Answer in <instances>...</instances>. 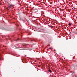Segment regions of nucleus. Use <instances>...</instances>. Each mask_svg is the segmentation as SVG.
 Masks as SVG:
<instances>
[{
  "mask_svg": "<svg viewBox=\"0 0 77 77\" xmlns=\"http://www.w3.org/2000/svg\"><path fill=\"white\" fill-rule=\"evenodd\" d=\"M15 47L16 48H22L23 50H29V49L28 48V47H29V45H27L26 44H24L23 45L22 44H18L16 45H15Z\"/></svg>",
  "mask_w": 77,
  "mask_h": 77,
  "instance_id": "obj_1",
  "label": "nucleus"
},
{
  "mask_svg": "<svg viewBox=\"0 0 77 77\" xmlns=\"http://www.w3.org/2000/svg\"><path fill=\"white\" fill-rule=\"evenodd\" d=\"M71 77H77V76L75 74H73L71 75Z\"/></svg>",
  "mask_w": 77,
  "mask_h": 77,
  "instance_id": "obj_2",
  "label": "nucleus"
},
{
  "mask_svg": "<svg viewBox=\"0 0 77 77\" xmlns=\"http://www.w3.org/2000/svg\"><path fill=\"white\" fill-rule=\"evenodd\" d=\"M19 40H20V39H17L15 40V41H19Z\"/></svg>",
  "mask_w": 77,
  "mask_h": 77,
  "instance_id": "obj_3",
  "label": "nucleus"
},
{
  "mask_svg": "<svg viewBox=\"0 0 77 77\" xmlns=\"http://www.w3.org/2000/svg\"><path fill=\"white\" fill-rule=\"evenodd\" d=\"M69 26H71V23H69Z\"/></svg>",
  "mask_w": 77,
  "mask_h": 77,
  "instance_id": "obj_4",
  "label": "nucleus"
},
{
  "mask_svg": "<svg viewBox=\"0 0 77 77\" xmlns=\"http://www.w3.org/2000/svg\"><path fill=\"white\" fill-rule=\"evenodd\" d=\"M10 6L11 7V6H13V5H10Z\"/></svg>",
  "mask_w": 77,
  "mask_h": 77,
  "instance_id": "obj_5",
  "label": "nucleus"
},
{
  "mask_svg": "<svg viewBox=\"0 0 77 77\" xmlns=\"http://www.w3.org/2000/svg\"><path fill=\"white\" fill-rule=\"evenodd\" d=\"M8 8H9V9H10V8H11V7L10 6H9L8 7Z\"/></svg>",
  "mask_w": 77,
  "mask_h": 77,
  "instance_id": "obj_6",
  "label": "nucleus"
},
{
  "mask_svg": "<svg viewBox=\"0 0 77 77\" xmlns=\"http://www.w3.org/2000/svg\"><path fill=\"white\" fill-rule=\"evenodd\" d=\"M49 72H51V71L50 70H49Z\"/></svg>",
  "mask_w": 77,
  "mask_h": 77,
  "instance_id": "obj_7",
  "label": "nucleus"
},
{
  "mask_svg": "<svg viewBox=\"0 0 77 77\" xmlns=\"http://www.w3.org/2000/svg\"><path fill=\"white\" fill-rule=\"evenodd\" d=\"M0 60H2V59L1 58V57H0Z\"/></svg>",
  "mask_w": 77,
  "mask_h": 77,
  "instance_id": "obj_8",
  "label": "nucleus"
},
{
  "mask_svg": "<svg viewBox=\"0 0 77 77\" xmlns=\"http://www.w3.org/2000/svg\"><path fill=\"white\" fill-rule=\"evenodd\" d=\"M49 49H51V48H49Z\"/></svg>",
  "mask_w": 77,
  "mask_h": 77,
  "instance_id": "obj_9",
  "label": "nucleus"
},
{
  "mask_svg": "<svg viewBox=\"0 0 77 77\" xmlns=\"http://www.w3.org/2000/svg\"><path fill=\"white\" fill-rule=\"evenodd\" d=\"M37 12L35 11V13Z\"/></svg>",
  "mask_w": 77,
  "mask_h": 77,
  "instance_id": "obj_10",
  "label": "nucleus"
}]
</instances>
